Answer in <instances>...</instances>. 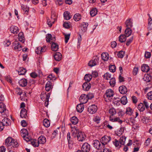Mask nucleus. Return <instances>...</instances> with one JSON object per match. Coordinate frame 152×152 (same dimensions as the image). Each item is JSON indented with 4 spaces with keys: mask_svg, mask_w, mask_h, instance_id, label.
<instances>
[{
    "mask_svg": "<svg viewBox=\"0 0 152 152\" xmlns=\"http://www.w3.org/2000/svg\"><path fill=\"white\" fill-rule=\"evenodd\" d=\"M86 96L88 98V99H91L94 97V95L92 93H89Z\"/></svg>",
    "mask_w": 152,
    "mask_h": 152,
    "instance_id": "nucleus-61",
    "label": "nucleus"
},
{
    "mask_svg": "<svg viewBox=\"0 0 152 152\" xmlns=\"http://www.w3.org/2000/svg\"><path fill=\"white\" fill-rule=\"evenodd\" d=\"M124 132V128H121L120 129L115 132V134L117 136H120Z\"/></svg>",
    "mask_w": 152,
    "mask_h": 152,
    "instance_id": "nucleus-40",
    "label": "nucleus"
},
{
    "mask_svg": "<svg viewBox=\"0 0 152 152\" xmlns=\"http://www.w3.org/2000/svg\"><path fill=\"white\" fill-rule=\"evenodd\" d=\"M99 58L97 56L95 57L94 60L90 61L88 63V65L92 67L97 65L98 63Z\"/></svg>",
    "mask_w": 152,
    "mask_h": 152,
    "instance_id": "nucleus-7",
    "label": "nucleus"
},
{
    "mask_svg": "<svg viewBox=\"0 0 152 152\" xmlns=\"http://www.w3.org/2000/svg\"><path fill=\"white\" fill-rule=\"evenodd\" d=\"M38 142L39 144H44L46 142V139L45 137L43 136H40L38 138Z\"/></svg>",
    "mask_w": 152,
    "mask_h": 152,
    "instance_id": "nucleus-22",
    "label": "nucleus"
},
{
    "mask_svg": "<svg viewBox=\"0 0 152 152\" xmlns=\"http://www.w3.org/2000/svg\"><path fill=\"white\" fill-rule=\"evenodd\" d=\"M127 37L125 35H121L119 37V41L121 43L125 42L126 40V38Z\"/></svg>",
    "mask_w": 152,
    "mask_h": 152,
    "instance_id": "nucleus-29",
    "label": "nucleus"
},
{
    "mask_svg": "<svg viewBox=\"0 0 152 152\" xmlns=\"http://www.w3.org/2000/svg\"><path fill=\"white\" fill-rule=\"evenodd\" d=\"M113 142L115 147L118 148H120L122 145L121 144L120 142L116 139H115L114 141H113Z\"/></svg>",
    "mask_w": 152,
    "mask_h": 152,
    "instance_id": "nucleus-36",
    "label": "nucleus"
},
{
    "mask_svg": "<svg viewBox=\"0 0 152 152\" xmlns=\"http://www.w3.org/2000/svg\"><path fill=\"white\" fill-rule=\"evenodd\" d=\"M92 78V76L90 74H87L84 77V79L85 81H86V82H89L91 80Z\"/></svg>",
    "mask_w": 152,
    "mask_h": 152,
    "instance_id": "nucleus-38",
    "label": "nucleus"
},
{
    "mask_svg": "<svg viewBox=\"0 0 152 152\" xmlns=\"http://www.w3.org/2000/svg\"><path fill=\"white\" fill-rule=\"evenodd\" d=\"M50 43L51 44V48L52 50L55 51H57L58 49V45L53 41H50Z\"/></svg>",
    "mask_w": 152,
    "mask_h": 152,
    "instance_id": "nucleus-18",
    "label": "nucleus"
},
{
    "mask_svg": "<svg viewBox=\"0 0 152 152\" xmlns=\"http://www.w3.org/2000/svg\"><path fill=\"white\" fill-rule=\"evenodd\" d=\"M84 108L83 104L81 103L78 104L76 107L77 111L79 113H81L83 111Z\"/></svg>",
    "mask_w": 152,
    "mask_h": 152,
    "instance_id": "nucleus-23",
    "label": "nucleus"
},
{
    "mask_svg": "<svg viewBox=\"0 0 152 152\" xmlns=\"http://www.w3.org/2000/svg\"><path fill=\"white\" fill-rule=\"evenodd\" d=\"M63 26L66 28H68L70 27V23L65 22L63 24Z\"/></svg>",
    "mask_w": 152,
    "mask_h": 152,
    "instance_id": "nucleus-60",
    "label": "nucleus"
},
{
    "mask_svg": "<svg viewBox=\"0 0 152 152\" xmlns=\"http://www.w3.org/2000/svg\"><path fill=\"white\" fill-rule=\"evenodd\" d=\"M14 48L15 49H17L19 51H20L22 49V46L18 42H16L14 44Z\"/></svg>",
    "mask_w": 152,
    "mask_h": 152,
    "instance_id": "nucleus-37",
    "label": "nucleus"
},
{
    "mask_svg": "<svg viewBox=\"0 0 152 152\" xmlns=\"http://www.w3.org/2000/svg\"><path fill=\"white\" fill-rule=\"evenodd\" d=\"M0 113L3 117H8L9 115L8 111L6 109L5 105L3 102L0 103Z\"/></svg>",
    "mask_w": 152,
    "mask_h": 152,
    "instance_id": "nucleus-2",
    "label": "nucleus"
},
{
    "mask_svg": "<svg viewBox=\"0 0 152 152\" xmlns=\"http://www.w3.org/2000/svg\"><path fill=\"white\" fill-rule=\"evenodd\" d=\"M151 79V77L148 74H145L144 75L143 78V80L146 82H149Z\"/></svg>",
    "mask_w": 152,
    "mask_h": 152,
    "instance_id": "nucleus-27",
    "label": "nucleus"
},
{
    "mask_svg": "<svg viewBox=\"0 0 152 152\" xmlns=\"http://www.w3.org/2000/svg\"><path fill=\"white\" fill-rule=\"evenodd\" d=\"M119 91L120 93L123 94H125L127 92V88L124 86H120L119 87Z\"/></svg>",
    "mask_w": 152,
    "mask_h": 152,
    "instance_id": "nucleus-16",
    "label": "nucleus"
},
{
    "mask_svg": "<svg viewBox=\"0 0 152 152\" xmlns=\"http://www.w3.org/2000/svg\"><path fill=\"white\" fill-rule=\"evenodd\" d=\"M53 88V87L52 85V83L50 81H48L45 85V90L47 91H49L50 90L52 89Z\"/></svg>",
    "mask_w": 152,
    "mask_h": 152,
    "instance_id": "nucleus-19",
    "label": "nucleus"
},
{
    "mask_svg": "<svg viewBox=\"0 0 152 152\" xmlns=\"http://www.w3.org/2000/svg\"><path fill=\"white\" fill-rule=\"evenodd\" d=\"M134 37L132 36L127 41L126 45L127 46H128L132 42L133 39Z\"/></svg>",
    "mask_w": 152,
    "mask_h": 152,
    "instance_id": "nucleus-59",
    "label": "nucleus"
},
{
    "mask_svg": "<svg viewBox=\"0 0 152 152\" xmlns=\"http://www.w3.org/2000/svg\"><path fill=\"white\" fill-rule=\"evenodd\" d=\"M21 7L22 9L25 12V13L28 14L29 11V8L27 7L26 5H24L22 4H21Z\"/></svg>",
    "mask_w": 152,
    "mask_h": 152,
    "instance_id": "nucleus-32",
    "label": "nucleus"
},
{
    "mask_svg": "<svg viewBox=\"0 0 152 152\" xmlns=\"http://www.w3.org/2000/svg\"><path fill=\"white\" fill-rule=\"evenodd\" d=\"M54 57L56 61H59L62 59V55L59 52H56L54 55Z\"/></svg>",
    "mask_w": 152,
    "mask_h": 152,
    "instance_id": "nucleus-17",
    "label": "nucleus"
},
{
    "mask_svg": "<svg viewBox=\"0 0 152 152\" xmlns=\"http://www.w3.org/2000/svg\"><path fill=\"white\" fill-rule=\"evenodd\" d=\"M147 96L148 99L152 100V91L148 92L147 94Z\"/></svg>",
    "mask_w": 152,
    "mask_h": 152,
    "instance_id": "nucleus-63",
    "label": "nucleus"
},
{
    "mask_svg": "<svg viewBox=\"0 0 152 152\" xmlns=\"http://www.w3.org/2000/svg\"><path fill=\"white\" fill-rule=\"evenodd\" d=\"M114 95V91L111 89H107L105 93V96L107 98L113 97Z\"/></svg>",
    "mask_w": 152,
    "mask_h": 152,
    "instance_id": "nucleus-10",
    "label": "nucleus"
},
{
    "mask_svg": "<svg viewBox=\"0 0 152 152\" xmlns=\"http://www.w3.org/2000/svg\"><path fill=\"white\" fill-rule=\"evenodd\" d=\"M120 102L124 105L126 104L127 102V99L126 96H123L120 99Z\"/></svg>",
    "mask_w": 152,
    "mask_h": 152,
    "instance_id": "nucleus-45",
    "label": "nucleus"
},
{
    "mask_svg": "<svg viewBox=\"0 0 152 152\" xmlns=\"http://www.w3.org/2000/svg\"><path fill=\"white\" fill-rule=\"evenodd\" d=\"M79 101L81 103L83 104L87 102L88 100L86 94L82 95L79 98Z\"/></svg>",
    "mask_w": 152,
    "mask_h": 152,
    "instance_id": "nucleus-8",
    "label": "nucleus"
},
{
    "mask_svg": "<svg viewBox=\"0 0 152 152\" xmlns=\"http://www.w3.org/2000/svg\"><path fill=\"white\" fill-rule=\"evenodd\" d=\"M52 35L50 34H48L46 37V41L47 42H50V40H52V41L54 42L55 41V37H54L52 38Z\"/></svg>",
    "mask_w": 152,
    "mask_h": 152,
    "instance_id": "nucleus-26",
    "label": "nucleus"
},
{
    "mask_svg": "<svg viewBox=\"0 0 152 152\" xmlns=\"http://www.w3.org/2000/svg\"><path fill=\"white\" fill-rule=\"evenodd\" d=\"M64 18L66 20H69L71 18L70 13L68 11L65 12L64 13Z\"/></svg>",
    "mask_w": 152,
    "mask_h": 152,
    "instance_id": "nucleus-39",
    "label": "nucleus"
},
{
    "mask_svg": "<svg viewBox=\"0 0 152 152\" xmlns=\"http://www.w3.org/2000/svg\"><path fill=\"white\" fill-rule=\"evenodd\" d=\"M27 71L26 69L23 67H20L19 70L18 71V73L19 75H23L25 74Z\"/></svg>",
    "mask_w": 152,
    "mask_h": 152,
    "instance_id": "nucleus-34",
    "label": "nucleus"
},
{
    "mask_svg": "<svg viewBox=\"0 0 152 152\" xmlns=\"http://www.w3.org/2000/svg\"><path fill=\"white\" fill-rule=\"evenodd\" d=\"M137 108L140 112H142L145 110L144 105L141 103L138 105Z\"/></svg>",
    "mask_w": 152,
    "mask_h": 152,
    "instance_id": "nucleus-41",
    "label": "nucleus"
},
{
    "mask_svg": "<svg viewBox=\"0 0 152 152\" xmlns=\"http://www.w3.org/2000/svg\"><path fill=\"white\" fill-rule=\"evenodd\" d=\"M111 140L110 136H105L102 137L101 142L102 144V146H104L106 144Z\"/></svg>",
    "mask_w": 152,
    "mask_h": 152,
    "instance_id": "nucleus-4",
    "label": "nucleus"
},
{
    "mask_svg": "<svg viewBox=\"0 0 152 152\" xmlns=\"http://www.w3.org/2000/svg\"><path fill=\"white\" fill-rule=\"evenodd\" d=\"M43 123L44 126L46 127H48L50 125L49 121L46 118L45 119L43 120Z\"/></svg>",
    "mask_w": 152,
    "mask_h": 152,
    "instance_id": "nucleus-42",
    "label": "nucleus"
},
{
    "mask_svg": "<svg viewBox=\"0 0 152 152\" xmlns=\"http://www.w3.org/2000/svg\"><path fill=\"white\" fill-rule=\"evenodd\" d=\"M20 116L22 118H26L27 116V111L25 108L22 109L20 111Z\"/></svg>",
    "mask_w": 152,
    "mask_h": 152,
    "instance_id": "nucleus-24",
    "label": "nucleus"
},
{
    "mask_svg": "<svg viewBox=\"0 0 152 152\" xmlns=\"http://www.w3.org/2000/svg\"><path fill=\"white\" fill-rule=\"evenodd\" d=\"M141 69L142 72H147L149 71L150 68L147 64H144L141 66Z\"/></svg>",
    "mask_w": 152,
    "mask_h": 152,
    "instance_id": "nucleus-21",
    "label": "nucleus"
},
{
    "mask_svg": "<svg viewBox=\"0 0 152 152\" xmlns=\"http://www.w3.org/2000/svg\"><path fill=\"white\" fill-rule=\"evenodd\" d=\"M109 113L110 114V116L113 117V115L116 114V112L115 109L113 108L110 109L109 110Z\"/></svg>",
    "mask_w": 152,
    "mask_h": 152,
    "instance_id": "nucleus-43",
    "label": "nucleus"
},
{
    "mask_svg": "<svg viewBox=\"0 0 152 152\" xmlns=\"http://www.w3.org/2000/svg\"><path fill=\"white\" fill-rule=\"evenodd\" d=\"M104 77L105 79L108 80L111 78V75L108 72H106L104 75Z\"/></svg>",
    "mask_w": 152,
    "mask_h": 152,
    "instance_id": "nucleus-55",
    "label": "nucleus"
},
{
    "mask_svg": "<svg viewBox=\"0 0 152 152\" xmlns=\"http://www.w3.org/2000/svg\"><path fill=\"white\" fill-rule=\"evenodd\" d=\"M116 67L115 65H111L109 66V70L112 72H114L115 71Z\"/></svg>",
    "mask_w": 152,
    "mask_h": 152,
    "instance_id": "nucleus-56",
    "label": "nucleus"
},
{
    "mask_svg": "<svg viewBox=\"0 0 152 152\" xmlns=\"http://www.w3.org/2000/svg\"><path fill=\"white\" fill-rule=\"evenodd\" d=\"M97 107L95 104H92L89 106L88 108V112L91 114L95 113L97 110Z\"/></svg>",
    "mask_w": 152,
    "mask_h": 152,
    "instance_id": "nucleus-5",
    "label": "nucleus"
},
{
    "mask_svg": "<svg viewBox=\"0 0 152 152\" xmlns=\"http://www.w3.org/2000/svg\"><path fill=\"white\" fill-rule=\"evenodd\" d=\"M151 120L147 118L145 116H142L141 118V121L143 123L147 124L150 122Z\"/></svg>",
    "mask_w": 152,
    "mask_h": 152,
    "instance_id": "nucleus-44",
    "label": "nucleus"
},
{
    "mask_svg": "<svg viewBox=\"0 0 152 152\" xmlns=\"http://www.w3.org/2000/svg\"><path fill=\"white\" fill-rule=\"evenodd\" d=\"M97 10L96 8H94L92 9L90 11V15L92 17H94L97 14Z\"/></svg>",
    "mask_w": 152,
    "mask_h": 152,
    "instance_id": "nucleus-35",
    "label": "nucleus"
},
{
    "mask_svg": "<svg viewBox=\"0 0 152 152\" xmlns=\"http://www.w3.org/2000/svg\"><path fill=\"white\" fill-rule=\"evenodd\" d=\"M125 34L127 37H129L132 34V31L131 28H126L125 31Z\"/></svg>",
    "mask_w": 152,
    "mask_h": 152,
    "instance_id": "nucleus-28",
    "label": "nucleus"
},
{
    "mask_svg": "<svg viewBox=\"0 0 152 152\" xmlns=\"http://www.w3.org/2000/svg\"><path fill=\"white\" fill-rule=\"evenodd\" d=\"M18 39L19 40L23 43L24 42V37L23 33L22 32H20L18 35Z\"/></svg>",
    "mask_w": 152,
    "mask_h": 152,
    "instance_id": "nucleus-30",
    "label": "nucleus"
},
{
    "mask_svg": "<svg viewBox=\"0 0 152 152\" xmlns=\"http://www.w3.org/2000/svg\"><path fill=\"white\" fill-rule=\"evenodd\" d=\"M70 121L73 124L75 125L78 123V120L76 116H73L71 118Z\"/></svg>",
    "mask_w": 152,
    "mask_h": 152,
    "instance_id": "nucleus-33",
    "label": "nucleus"
},
{
    "mask_svg": "<svg viewBox=\"0 0 152 152\" xmlns=\"http://www.w3.org/2000/svg\"><path fill=\"white\" fill-rule=\"evenodd\" d=\"M109 83L111 86H114L115 83V78L114 77L111 78L110 79V81Z\"/></svg>",
    "mask_w": 152,
    "mask_h": 152,
    "instance_id": "nucleus-51",
    "label": "nucleus"
},
{
    "mask_svg": "<svg viewBox=\"0 0 152 152\" xmlns=\"http://www.w3.org/2000/svg\"><path fill=\"white\" fill-rule=\"evenodd\" d=\"M73 18L76 21H78L81 19V16L79 14H76L74 16Z\"/></svg>",
    "mask_w": 152,
    "mask_h": 152,
    "instance_id": "nucleus-47",
    "label": "nucleus"
},
{
    "mask_svg": "<svg viewBox=\"0 0 152 152\" xmlns=\"http://www.w3.org/2000/svg\"><path fill=\"white\" fill-rule=\"evenodd\" d=\"M63 34L64 36L65 37V42L66 43L68 42V40L70 38V34H67L65 33H64Z\"/></svg>",
    "mask_w": 152,
    "mask_h": 152,
    "instance_id": "nucleus-49",
    "label": "nucleus"
},
{
    "mask_svg": "<svg viewBox=\"0 0 152 152\" xmlns=\"http://www.w3.org/2000/svg\"><path fill=\"white\" fill-rule=\"evenodd\" d=\"M125 25L127 28H131L133 26L132 20L131 18H129L127 19L125 22Z\"/></svg>",
    "mask_w": 152,
    "mask_h": 152,
    "instance_id": "nucleus-12",
    "label": "nucleus"
},
{
    "mask_svg": "<svg viewBox=\"0 0 152 152\" xmlns=\"http://www.w3.org/2000/svg\"><path fill=\"white\" fill-rule=\"evenodd\" d=\"M126 138V137L125 136H122L120 137L119 140V142H120L121 144L122 145H124Z\"/></svg>",
    "mask_w": 152,
    "mask_h": 152,
    "instance_id": "nucleus-52",
    "label": "nucleus"
},
{
    "mask_svg": "<svg viewBox=\"0 0 152 152\" xmlns=\"http://www.w3.org/2000/svg\"><path fill=\"white\" fill-rule=\"evenodd\" d=\"M24 139L26 142L30 141L31 139L30 137H28V134L23 135V136Z\"/></svg>",
    "mask_w": 152,
    "mask_h": 152,
    "instance_id": "nucleus-58",
    "label": "nucleus"
},
{
    "mask_svg": "<svg viewBox=\"0 0 152 152\" xmlns=\"http://www.w3.org/2000/svg\"><path fill=\"white\" fill-rule=\"evenodd\" d=\"M5 145L7 147L12 146L13 147H18V143L11 137H8L5 140Z\"/></svg>",
    "mask_w": 152,
    "mask_h": 152,
    "instance_id": "nucleus-1",
    "label": "nucleus"
},
{
    "mask_svg": "<svg viewBox=\"0 0 152 152\" xmlns=\"http://www.w3.org/2000/svg\"><path fill=\"white\" fill-rule=\"evenodd\" d=\"M100 120V118L98 116H96L93 118V121L97 124H98L99 123Z\"/></svg>",
    "mask_w": 152,
    "mask_h": 152,
    "instance_id": "nucleus-57",
    "label": "nucleus"
},
{
    "mask_svg": "<svg viewBox=\"0 0 152 152\" xmlns=\"http://www.w3.org/2000/svg\"><path fill=\"white\" fill-rule=\"evenodd\" d=\"M124 52L123 51H121L118 52L117 55L118 58H122L124 57Z\"/></svg>",
    "mask_w": 152,
    "mask_h": 152,
    "instance_id": "nucleus-53",
    "label": "nucleus"
},
{
    "mask_svg": "<svg viewBox=\"0 0 152 152\" xmlns=\"http://www.w3.org/2000/svg\"><path fill=\"white\" fill-rule=\"evenodd\" d=\"M19 31V28L16 26H12L10 27V31L14 34H17Z\"/></svg>",
    "mask_w": 152,
    "mask_h": 152,
    "instance_id": "nucleus-13",
    "label": "nucleus"
},
{
    "mask_svg": "<svg viewBox=\"0 0 152 152\" xmlns=\"http://www.w3.org/2000/svg\"><path fill=\"white\" fill-rule=\"evenodd\" d=\"M18 83L20 86L22 87H25L27 85V80L25 78H23L20 80Z\"/></svg>",
    "mask_w": 152,
    "mask_h": 152,
    "instance_id": "nucleus-20",
    "label": "nucleus"
},
{
    "mask_svg": "<svg viewBox=\"0 0 152 152\" xmlns=\"http://www.w3.org/2000/svg\"><path fill=\"white\" fill-rule=\"evenodd\" d=\"M83 88L84 90L87 91L91 87V85L89 82H85L83 85Z\"/></svg>",
    "mask_w": 152,
    "mask_h": 152,
    "instance_id": "nucleus-11",
    "label": "nucleus"
},
{
    "mask_svg": "<svg viewBox=\"0 0 152 152\" xmlns=\"http://www.w3.org/2000/svg\"><path fill=\"white\" fill-rule=\"evenodd\" d=\"M101 57L104 61H107L109 59V54L106 53H103L101 54Z\"/></svg>",
    "mask_w": 152,
    "mask_h": 152,
    "instance_id": "nucleus-25",
    "label": "nucleus"
},
{
    "mask_svg": "<svg viewBox=\"0 0 152 152\" xmlns=\"http://www.w3.org/2000/svg\"><path fill=\"white\" fill-rule=\"evenodd\" d=\"M50 96V93H48L45 95L46 98L45 100V105L46 107H47L49 104V99Z\"/></svg>",
    "mask_w": 152,
    "mask_h": 152,
    "instance_id": "nucleus-31",
    "label": "nucleus"
},
{
    "mask_svg": "<svg viewBox=\"0 0 152 152\" xmlns=\"http://www.w3.org/2000/svg\"><path fill=\"white\" fill-rule=\"evenodd\" d=\"M7 117H4V118L2 120V121L1 122L4 126H7L11 124L10 119L7 118Z\"/></svg>",
    "mask_w": 152,
    "mask_h": 152,
    "instance_id": "nucleus-15",
    "label": "nucleus"
},
{
    "mask_svg": "<svg viewBox=\"0 0 152 152\" xmlns=\"http://www.w3.org/2000/svg\"><path fill=\"white\" fill-rule=\"evenodd\" d=\"M72 136L74 137H76L77 136V140L79 141L82 142L85 140L86 139V135L84 132H79L77 134L76 133H73Z\"/></svg>",
    "mask_w": 152,
    "mask_h": 152,
    "instance_id": "nucleus-3",
    "label": "nucleus"
},
{
    "mask_svg": "<svg viewBox=\"0 0 152 152\" xmlns=\"http://www.w3.org/2000/svg\"><path fill=\"white\" fill-rule=\"evenodd\" d=\"M133 113V110L130 107L126 108V113L127 114L129 115H131Z\"/></svg>",
    "mask_w": 152,
    "mask_h": 152,
    "instance_id": "nucleus-48",
    "label": "nucleus"
},
{
    "mask_svg": "<svg viewBox=\"0 0 152 152\" xmlns=\"http://www.w3.org/2000/svg\"><path fill=\"white\" fill-rule=\"evenodd\" d=\"M93 145L94 147L97 149H100L103 147L101 145V143L99 141L97 140H94L93 142Z\"/></svg>",
    "mask_w": 152,
    "mask_h": 152,
    "instance_id": "nucleus-9",
    "label": "nucleus"
},
{
    "mask_svg": "<svg viewBox=\"0 0 152 152\" xmlns=\"http://www.w3.org/2000/svg\"><path fill=\"white\" fill-rule=\"evenodd\" d=\"M31 142L32 145L34 147H38L39 146L38 142L36 140H31Z\"/></svg>",
    "mask_w": 152,
    "mask_h": 152,
    "instance_id": "nucleus-46",
    "label": "nucleus"
},
{
    "mask_svg": "<svg viewBox=\"0 0 152 152\" xmlns=\"http://www.w3.org/2000/svg\"><path fill=\"white\" fill-rule=\"evenodd\" d=\"M42 47H37L35 50L36 53L37 54H40L42 53Z\"/></svg>",
    "mask_w": 152,
    "mask_h": 152,
    "instance_id": "nucleus-54",
    "label": "nucleus"
},
{
    "mask_svg": "<svg viewBox=\"0 0 152 152\" xmlns=\"http://www.w3.org/2000/svg\"><path fill=\"white\" fill-rule=\"evenodd\" d=\"M82 30L83 31H85L87 29V27L88 26V23L83 22L82 23Z\"/></svg>",
    "mask_w": 152,
    "mask_h": 152,
    "instance_id": "nucleus-50",
    "label": "nucleus"
},
{
    "mask_svg": "<svg viewBox=\"0 0 152 152\" xmlns=\"http://www.w3.org/2000/svg\"><path fill=\"white\" fill-rule=\"evenodd\" d=\"M110 120L112 122H118L120 124H121L123 122L122 120H121L118 117L113 118L112 116L110 117Z\"/></svg>",
    "mask_w": 152,
    "mask_h": 152,
    "instance_id": "nucleus-14",
    "label": "nucleus"
},
{
    "mask_svg": "<svg viewBox=\"0 0 152 152\" xmlns=\"http://www.w3.org/2000/svg\"><path fill=\"white\" fill-rule=\"evenodd\" d=\"M90 150V145L87 143H84L81 147L82 152H89Z\"/></svg>",
    "mask_w": 152,
    "mask_h": 152,
    "instance_id": "nucleus-6",
    "label": "nucleus"
},
{
    "mask_svg": "<svg viewBox=\"0 0 152 152\" xmlns=\"http://www.w3.org/2000/svg\"><path fill=\"white\" fill-rule=\"evenodd\" d=\"M67 137L69 143H70V142H72V141L71 140V137L70 136V133L69 132H68L67 133Z\"/></svg>",
    "mask_w": 152,
    "mask_h": 152,
    "instance_id": "nucleus-62",
    "label": "nucleus"
},
{
    "mask_svg": "<svg viewBox=\"0 0 152 152\" xmlns=\"http://www.w3.org/2000/svg\"><path fill=\"white\" fill-rule=\"evenodd\" d=\"M3 44L5 47H8L10 45L11 43L9 41L7 40L4 41Z\"/></svg>",
    "mask_w": 152,
    "mask_h": 152,
    "instance_id": "nucleus-64",
    "label": "nucleus"
}]
</instances>
